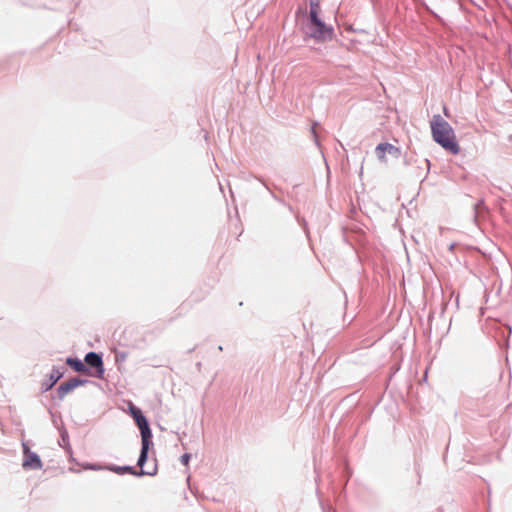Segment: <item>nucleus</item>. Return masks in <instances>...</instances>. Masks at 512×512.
Returning <instances> with one entry per match:
<instances>
[{
  "instance_id": "9d476101",
  "label": "nucleus",
  "mask_w": 512,
  "mask_h": 512,
  "mask_svg": "<svg viewBox=\"0 0 512 512\" xmlns=\"http://www.w3.org/2000/svg\"><path fill=\"white\" fill-rule=\"evenodd\" d=\"M61 377L62 374L59 371H52L50 374V382L45 386L44 390L47 391L51 389Z\"/></svg>"
},
{
  "instance_id": "39448f33",
  "label": "nucleus",
  "mask_w": 512,
  "mask_h": 512,
  "mask_svg": "<svg viewBox=\"0 0 512 512\" xmlns=\"http://www.w3.org/2000/svg\"><path fill=\"white\" fill-rule=\"evenodd\" d=\"M376 154L379 160L385 162V154L388 153L394 157H398L400 155V150L396 146L390 144V143H380L376 149Z\"/></svg>"
},
{
  "instance_id": "6e6552de",
  "label": "nucleus",
  "mask_w": 512,
  "mask_h": 512,
  "mask_svg": "<svg viewBox=\"0 0 512 512\" xmlns=\"http://www.w3.org/2000/svg\"><path fill=\"white\" fill-rule=\"evenodd\" d=\"M110 470H112L113 472L115 473H118V474H124V473H129V474H134V475H153L155 473V471H141L140 473H136L132 467H113V468H110Z\"/></svg>"
},
{
  "instance_id": "20e7f679",
  "label": "nucleus",
  "mask_w": 512,
  "mask_h": 512,
  "mask_svg": "<svg viewBox=\"0 0 512 512\" xmlns=\"http://www.w3.org/2000/svg\"><path fill=\"white\" fill-rule=\"evenodd\" d=\"M24 449V460H23V468L24 469H40L42 467V462L39 456L33 452H31L26 444H23Z\"/></svg>"
},
{
  "instance_id": "f03ea898",
  "label": "nucleus",
  "mask_w": 512,
  "mask_h": 512,
  "mask_svg": "<svg viewBox=\"0 0 512 512\" xmlns=\"http://www.w3.org/2000/svg\"><path fill=\"white\" fill-rule=\"evenodd\" d=\"M306 33L320 42H325L332 38L333 30L326 26L318 17V6H311L310 23L306 27Z\"/></svg>"
},
{
  "instance_id": "f257e3e1",
  "label": "nucleus",
  "mask_w": 512,
  "mask_h": 512,
  "mask_svg": "<svg viewBox=\"0 0 512 512\" xmlns=\"http://www.w3.org/2000/svg\"><path fill=\"white\" fill-rule=\"evenodd\" d=\"M430 126L435 142L452 154H457L459 152V146L456 141L454 131L447 121H445L440 115H435L433 116Z\"/></svg>"
},
{
  "instance_id": "9b49d317",
  "label": "nucleus",
  "mask_w": 512,
  "mask_h": 512,
  "mask_svg": "<svg viewBox=\"0 0 512 512\" xmlns=\"http://www.w3.org/2000/svg\"><path fill=\"white\" fill-rule=\"evenodd\" d=\"M189 460H190V454H183L181 456V462L182 464H184L185 466H187L189 464Z\"/></svg>"
},
{
  "instance_id": "1a4fd4ad",
  "label": "nucleus",
  "mask_w": 512,
  "mask_h": 512,
  "mask_svg": "<svg viewBox=\"0 0 512 512\" xmlns=\"http://www.w3.org/2000/svg\"><path fill=\"white\" fill-rule=\"evenodd\" d=\"M66 363L76 372H80V373L87 372V368H86L85 364L79 359L67 358Z\"/></svg>"
},
{
  "instance_id": "0eeeda50",
  "label": "nucleus",
  "mask_w": 512,
  "mask_h": 512,
  "mask_svg": "<svg viewBox=\"0 0 512 512\" xmlns=\"http://www.w3.org/2000/svg\"><path fill=\"white\" fill-rule=\"evenodd\" d=\"M84 360L89 366L97 369L98 377H102V375L104 373V368H103L102 358L99 354H97L95 352H89L88 354H86Z\"/></svg>"
},
{
  "instance_id": "7ed1b4c3",
  "label": "nucleus",
  "mask_w": 512,
  "mask_h": 512,
  "mask_svg": "<svg viewBox=\"0 0 512 512\" xmlns=\"http://www.w3.org/2000/svg\"><path fill=\"white\" fill-rule=\"evenodd\" d=\"M133 418L136 421L140 432H141V453L138 459V466L143 467L144 463L147 459V454L151 445V437L152 433L149 428L148 422L146 418L143 416L142 412L138 409L132 411Z\"/></svg>"
},
{
  "instance_id": "423d86ee",
  "label": "nucleus",
  "mask_w": 512,
  "mask_h": 512,
  "mask_svg": "<svg viewBox=\"0 0 512 512\" xmlns=\"http://www.w3.org/2000/svg\"><path fill=\"white\" fill-rule=\"evenodd\" d=\"M84 383L85 381L79 378H72L62 383L57 389L59 398L63 399L68 393L73 391L78 386L83 385Z\"/></svg>"
}]
</instances>
